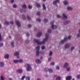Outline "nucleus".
Listing matches in <instances>:
<instances>
[{
	"mask_svg": "<svg viewBox=\"0 0 80 80\" xmlns=\"http://www.w3.org/2000/svg\"><path fill=\"white\" fill-rule=\"evenodd\" d=\"M37 22H41V19L40 18H38L36 19Z\"/></svg>",
	"mask_w": 80,
	"mask_h": 80,
	"instance_id": "nucleus-35",
	"label": "nucleus"
},
{
	"mask_svg": "<svg viewBox=\"0 0 80 80\" xmlns=\"http://www.w3.org/2000/svg\"><path fill=\"white\" fill-rule=\"evenodd\" d=\"M22 7L23 8H26L27 5L25 4H24L22 5Z\"/></svg>",
	"mask_w": 80,
	"mask_h": 80,
	"instance_id": "nucleus-30",
	"label": "nucleus"
},
{
	"mask_svg": "<svg viewBox=\"0 0 80 80\" xmlns=\"http://www.w3.org/2000/svg\"><path fill=\"white\" fill-rule=\"evenodd\" d=\"M24 67L26 68V70L28 71H31L32 70V68L31 66V65L28 63H26L24 65Z\"/></svg>",
	"mask_w": 80,
	"mask_h": 80,
	"instance_id": "nucleus-2",
	"label": "nucleus"
},
{
	"mask_svg": "<svg viewBox=\"0 0 80 80\" xmlns=\"http://www.w3.org/2000/svg\"><path fill=\"white\" fill-rule=\"evenodd\" d=\"M49 73H53V71L52 69H49Z\"/></svg>",
	"mask_w": 80,
	"mask_h": 80,
	"instance_id": "nucleus-22",
	"label": "nucleus"
},
{
	"mask_svg": "<svg viewBox=\"0 0 80 80\" xmlns=\"http://www.w3.org/2000/svg\"><path fill=\"white\" fill-rule=\"evenodd\" d=\"M27 18L28 20H31V18H30V17H29V16H28V15H27Z\"/></svg>",
	"mask_w": 80,
	"mask_h": 80,
	"instance_id": "nucleus-36",
	"label": "nucleus"
},
{
	"mask_svg": "<svg viewBox=\"0 0 80 80\" xmlns=\"http://www.w3.org/2000/svg\"><path fill=\"white\" fill-rule=\"evenodd\" d=\"M68 63L67 62H66L64 64V65L63 66V67L64 68H67V67H68Z\"/></svg>",
	"mask_w": 80,
	"mask_h": 80,
	"instance_id": "nucleus-13",
	"label": "nucleus"
},
{
	"mask_svg": "<svg viewBox=\"0 0 80 80\" xmlns=\"http://www.w3.org/2000/svg\"><path fill=\"white\" fill-rule=\"evenodd\" d=\"M52 30L56 29L57 28V26H55L54 25H52Z\"/></svg>",
	"mask_w": 80,
	"mask_h": 80,
	"instance_id": "nucleus-14",
	"label": "nucleus"
},
{
	"mask_svg": "<svg viewBox=\"0 0 80 80\" xmlns=\"http://www.w3.org/2000/svg\"><path fill=\"white\" fill-rule=\"evenodd\" d=\"M61 77H60L58 76L56 78V80H61Z\"/></svg>",
	"mask_w": 80,
	"mask_h": 80,
	"instance_id": "nucleus-29",
	"label": "nucleus"
},
{
	"mask_svg": "<svg viewBox=\"0 0 80 80\" xmlns=\"http://www.w3.org/2000/svg\"><path fill=\"white\" fill-rule=\"evenodd\" d=\"M13 8H16L17 7V5L16 4H14L13 5Z\"/></svg>",
	"mask_w": 80,
	"mask_h": 80,
	"instance_id": "nucleus-54",
	"label": "nucleus"
},
{
	"mask_svg": "<svg viewBox=\"0 0 80 80\" xmlns=\"http://www.w3.org/2000/svg\"><path fill=\"white\" fill-rule=\"evenodd\" d=\"M1 80H4V78L2 76H1Z\"/></svg>",
	"mask_w": 80,
	"mask_h": 80,
	"instance_id": "nucleus-48",
	"label": "nucleus"
},
{
	"mask_svg": "<svg viewBox=\"0 0 80 80\" xmlns=\"http://www.w3.org/2000/svg\"><path fill=\"white\" fill-rule=\"evenodd\" d=\"M13 62L15 63H18L19 62V60L17 59L14 60Z\"/></svg>",
	"mask_w": 80,
	"mask_h": 80,
	"instance_id": "nucleus-18",
	"label": "nucleus"
},
{
	"mask_svg": "<svg viewBox=\"0 0 80 80\" xmlns=\"http://www.w3.org/2000/svg\"><path fill=\"white\" fill-rule=\"evenodd\" d=\"M74 48H75V47H72L71 48V51H72L73 50H74Z\"/></svg>",
	"mask_w": 80,
	"mask_h": 80,
	"instance_id": "nucleus-52",
	"label": "nucleus"
},
{
	"mask_svg": "<svg viewBox=\"0 0 80 80\" xmlns=\"http://www.w3.org/2000/svg\"><path fill=\"white\" fill-rule=\"evenodd\" d=\"M9 55L8 54H7L5 55L4 58H6V59H8V58H9Z\"/></svg>",
	"mask_w": 80,
	"mask_h": 80,
	"instance_id": "nucleus-15",
	"label": "nucleus"
},
{
	"mask_svg": "<svg viewBox=\"0 0 80 80\" xmlns=\"http://www.w3.org/2000/svg\"><path fill=\"white\" fill-rule=\"evenodd\" d=\"M58 3V2L56 0V1H54L53 2V5H57V3Z\"/></svg>",
	"mask_w": 80,
	"mask_h": 80,
	"instance_id": "nucleus-26",
	"label": "nucleus"
},
{
	"mask_svg": "<svg viewBox=\"0 0 80 80\" xmlns=\"http://www.w3.org/2000/svg\"><path fill=\"white\" fill-rule=\"evenodd\" d=\"M36 62L37 63L40 64L41 63V60H40L38 59L36 60Z\"/></svg>",
	"mask_w": 80,
	"mask_h": 80,
	"instance_id": "nucleus-12",
	"label": "nucleus"
},
{
	"mask_svg": "<svg viewBox=\"0 0 80 80\" xmlns=\"http://www.w3.org/2000/svg\"><path fill=\"white\" fill-rule=\"evenodd\" d=\"M66 70L68 72H69L70 70V67H68L67 68Z\"/></svg>",
	"mask_w": 80,
	"mask_h": 80,
	"instance_id": "nucleus-38",
	"label": "nucleus"
},
{
	"mask_svg": "<svg viewBox=\"0 0 80 80\" xmlns=\"http://www.w3.org/2000/svg\"><path fill=\"white\" fill-rule=\"evenodd\" d=\"M67 40H68V38H64V39L62 40L64 42H67Z\"/></svg>",
	"mask_w": 80,
	"mask_h": 80,
	"instance_id": "nucleus-27",
	"label": "nucleus"
},
{
	"mask_svg": "<svg viewBox=\"0 0 80 80\" xmlns=\"http://www.w3.org/2000/svg\"><path fill=\"white\" fill-rule=\"evenodd\" d=\"M37 15L38 16H40V12H38L37 13Z\"/></svg>",
	"mask_w": 80,
	"mask_h": 80,
	"instance_id": "nucleus-40",
	"label": "nucleus"
},
{
	"mask_svg": "<svg viewBox=\"0 0 80 80\" xmlns=\"http://www.w3.org/2000/svg\"><path fill=\"white\" fill-rule=\"evenodd\" d=\"M48 33H51V32H52V30L48 29Z\"/></svg>",
	"mask_w": 80,
	"mask_h": 80,
	"instance_id": "nucleus-46",
	"label": "nucleus"
},
{
	"mask_svg": "<svg viewBox=\"0 0 80 80\" xmlns=\"http://www.w3.org/2000/svg\"><path fill=\"white\" fill-rule=\"evenodd\" d=\"M26 36L27 37H29V36H30V34L28 33H27L26 34Z\"/></svg>",
	"mask_w": 80,
	"mask_h": 80,
	"instance_id": "nucleus-56",
	"label": "nucleus"
},
{
	"mask_svg": "<svg viewBox=\"0 0 80 80\" xmlns=\"http://www.w3.org/2000/svg\"><path fill=\"white\" fill-rule=\"evenodd\" d=\"M69 23H70V21H65L63 22V23L64 24V25H67V24Z\"/></svg>",
	"mask_w": 80,
	"mask_h": 80,
	"instance_id": "nucleus-10",
	"label": "nucleus"
},
{
	"mask_svg": "<svg viewBox=\"0 0 80 80\" xmlns=\"http://www.w3.org/2000/svg\"><path fill=\"white\" fill-rule=\"evenodd\" d=\"M73 9V8H71L70 7H68L67 8V10H72Z\"/></svg>",
	"mask_w": 80,
	"mask_h": 80,
	"instance_id": "nucleus-24",
	"label": "nucleus"
},
{
	"mask_svg": "<svg viewBox=\"0 0 80 80\" xmlns=\"http://www.w3.org/2000/svg\"><path fill=\"white\" fill-rule=\"evenodd\" d=\"M54 23V22L53 21H52L51 22V25H53V23Z\"/></svg>",
	"mask_w": 80,
	"mask_h": 80,
	"instance_id": "nucleus-62",
	"label": "nucleus"
},
{
	"mask_svg": "<svg viewBox=\"0 0 80 80\" xmlns=\"http://www.w3.org/2000/svg\"><path fill=\"white\" fill-rule=\"evenodd\" d=\"M26 77V76H22V78L21 80H24V79H25V78Z\"/></svg>",
	"mask_w": 80,
	"mask_h": 80,
	"instance_id": "nucleus-41",
	"label": "nucleus"
},
{
	"mask_svg": "<svg viewBox=\"0 0 80 80\" xmlns=\"http://www.w3.org/2000/svg\"><path fill=\"white\" fill-rule=\"evenodd\" d=\"M36 55L37 56V57H38L40 54V52H39V50H40V46H38L36 48Z\"/></svg>",
	"mask_w": 80,
	"mask_h": 80,
	"instance_id": "nucleus-3",
	"label": "nucleus"
},
{
	"mask_svg": "<svg viewBox=\"0 0 80 80\" xmlns=\"http://www.w3.org/2000/svg\"><path fill=\"white\" fill-rule=\"evenodd\" d=\"M70 45L71 44L70 43H68L66 44L64 46L65 48L67 49L68 48L70 47Z\"/></svg>",
	"mask_w": 80,
	"mask_h": 80,
	"instance_id": "nucleus-4",
	"label": "nucleus"
},
{
	"mask_svg": "<svg viewBox=\"0 0 80 80\" xmlns=\"http://www.w3.org/2000/svg\"><path fill=\"white\" fill-rule=\"evenodd\" d=\"M41 35H42V32H38L37 34V37H40Z\"/></svg>",
	"mask_w": 80,
	"mask_h": 80,
	"instance_id": "nucleus-11",
	"label": "nucleus"
},
{
	"mask_svg": "<svg viewBox=\"0 0 80 80\" xmlns=\"http://www.w3.org/2000/svg\"><path fill=\"white\" fill-rule=\"evenodd\" d=\"M3 43H0V47H3Z\"/></svg>",
	"mask_w": 80,
	"mask_h": 80,
	"instance_id": "nucleus-47",
	"label": "nucleus"
},
{
	"mask_svg": "<svg viewBox=\"0 0 80 80\" xmlns=\"http://www.w3.org/2000/svg\"><path fill=\"white\" fill-rule=\"evenodd\" d=\"M50 65H55V62H51L50 64Z\"/></svg>",
	"mask_w": 80,
	"mask_h": 80,
	"instance_id": "nucleus-44",
	"label": "nucleus"
},
{
	"mask_svg": "<svg viewBox=\"0 0 80 80\" xmlns=\"http://www.w3.org/2000/svg\"><path fill=\"white\" fill-rule=\"evenodd\" d=\"M52 57H50L48 59V61H50L51 60H52Z\"/></svg>",
	"mask_w": 80,
	"mask_h": 80,
	"instance_id": "nucleus-55",
	"label": "nucleus"
},
{
	"mask_svg": "<svg viewBox=\"0 0 80 80\" xmlns=\"http://www.w3.org/2000/svg\"><path fill=\"white\" fill-rule=\"evenodd\" d=\"M10 2L11 3H13L14 2V0H11Z\"/></svg>",
	"mask_w": 80,
	"mask_h": 80,
	"instance_id": "nucleus-59",
	"label": "nucleus"
},
{
	"mask_svg": "<svg viewBox=\"0 0 80 80\" xmlns=\"http://www.w3.org/2000/svg\"><path fill=\"white\" fill-rule=\"evenodd\" d=\"M64 41L63 40H62L59 43L60 45H62L64 43Z\"/></svg>",
	"mask_w": 80,
	"mask_h": 80,
	"instance_id": "nucleus-23",
	"label": "nucleus"
},
{
	"mask_svg": "<svg viewBox=\"0 0 80 80\" xmlns=\"http://www.w3.org/2000/svg\"><path fill=\"white\" fill-rule=\"evenodd\" d=\"M78 33L77 34V37H80V29H79Z\"/></svg>",
	"mask_w": 80,
	"mask_h": 80,
	"instance_id": "nucleus-21",
	"label": "nucleus"
},
{
	"mask_svg": "<svg viewBox=\"0 0 80 80\" xmlns=\"http://www.w3.org/2000/svg\"><path fill=\"white\" fill-rule=\"evenodd\" d=\"M57 77V75H56L54 76V78H55V77Z\"/></svg>",
	"mask_w": 80,
	"mask_h": 80,
	"instance_id": "nucleus-64",
	"label": "nucleus"
},
{
	"mask_svg": "<svg viewBox=\"0 0 80 80\" xmlns=\"http://www.w3.org/2000/svg\"><path fill=\"white\" fill-rule=\"evenodd\" d=\"M68 18L67 16L65 14L63 13L62 14V18L63 20H66Z\"/></svg>",
	"mask_w": 80,
	"mask_h": 80,
	"instance_id": "nucleus-5",
	"label": "nucleus"
},
{
	"mask_svg": "<svg viewBox=\"0 0 80 80\" xmlns=\"http://www.w3.org/2000/svg\"><path fill=\"white\" fill-rule=\"evenodd\" d=\"M28 8L30 10H31L32 8V7L30 5L28 6Z\"/></svg>",
	"mask_w": 80,
	"mask_h": 80,
	"instance_id": "nucleus-39",
	"label": "nucleus"
},
{
	"mask_svg": "<svg viewBox=\"0 0 80 80\" xmlns=\"http://www.w3.org/2000/svg\"><path fill=\"white\" fill-rule=\"evenodd\" d=\"M41 48L42 50H44V49L45 48V46H42Z\"/></svg>",
	"mask_w": 80,
	"mask_h": 80,
	"instance_id": "nucleus-42",
	"label": "nucleus"
},
{
	"mask_svg": "<svg viewBox=\"0 0 80 80\" xmlns=\"http://www.w3.org/2000/svg\"><path fill=\"white\" fill-rule=\"evenodd\" d=\"M10 23L11 24H12V25H13V21H12V22L10 21Z\"/></svg>",
	"mask_w": 80,
	"mask_h": 80,
	"instance_id": "nucleus-63",
	"label": "nucleus"
},
{
	"mask_svg": "<svg viewBox=\"0 0 80 80\" xmlns=\"http://www.w3.org/2000/svg\"><path fill=\"white\" fill-rule=\"evenodd\" d=\"M76 77L78 79H80V75H77Z\"/></svg>",
	"mask_w": 80,
	"mask_h": 80,
	"instance_id": "nucleus-34",
	"label": "nucleus"
},
{
	"mask_svg": "<svg viewBox=\"0 0 80 80\" xmlns=\"http://www.w3.org/2000/svg\"><path fill=\"white\" fill-rule=\"evenodd\" d=\"M0 65L1 67H3L4 66V62H1Z\"/></svg>",
	"mask_w": 80,
	"mask_h": 80,
	"instance_id": "nucleus-17",
	"label": "nucleus"
},
{
	"mask_svg": "<svg viewBox=\"0 0 80 80\" xmlns=\"http://www.w3.org/2000/svg\"><path fill=\"white\" fill-rule=\"evenodd\" d=\"M22 17L23 18V19H25V16L24 15H22Z\"/></svg>",
	"mask_w": 80,
	"mask_h": 80,
	"instance_id": "nucleus-53",
	"label": "nucleus"
},
{
	"mask_svg": "<svg viewBox=\"0 0 80 80\" xmlns=\"http://www.w3.org/2000/svg\"><path fill=\"white\" fill-rule=\"evenodd\" d=\"M62 17L60 16V15H58L57 16V18H60Z\"/></svg>",
	"mask_w": 80,
	"mask_h": 80,
	"instance_id": "nucleus-49",
	"label": "nucleus"
},
{
	"mask_svg": "<svg viewBox=\"0 0 80 80\" xmlns=\"http://www.w3.org/2000/svg\"><path fill=\"white\" fill-rule=\"evenodd\" d=\"M16 23L17 25L18 26V27H21V23L19 22L18 21H16Z\"/></svg>",
	"mask_w": 80,
	"mask_h": 80,
	"instance_id": "nucleus-6",
	"label": "nucleus"
},
{
	"mask_svg": "<svg viewBox=\"0 0 80 80\" xmlns=\"http://www.w3.org/2000/svg\"><path fill=\"white\" fill-rule=\"evenodd\" d=\"M35 5H36V6L38 8H40V3H38V2H36L35 3Z\"/></svg>",
	"mask_w": 80,
	"mask_h": 80,
	"instance_id": "nucleus-9",
	"label": "nucleus"
},
{
	"mask_svg": "<svg viewBox=\"0 0 80 80\" xmlns=\"http://www.w3.org/2000/svg\"><path fill=\"white\" fill-rule=\"evenodd\" d=\"M68 38L69 40H70V39H71V36H68Z\"/></svg>",
	"mask_w": 80,
	"mask_h": 80,
	"instance_id": "nucleus-57",
	"label": "nucleus"
},
{
	"mask_svg": "<svg viewBox=\"0 0 80 80\" xmlns=\"http://www.w3.org/2000/svg\"><path fill=\"white\" fill-rule=\"evenodd\" d=\"M43 9L44 10H46L47 9V8L45 7V5L43 4L42 5Z\"/></svg>",
	"mask_w": 80,
	"mask_h": 80,
	"instance_id": "nucleus-19",
	"label": "nucleus"
},
{
	"mask_svg": "<svg viewBox=\"0 0 80 80\" xmlns=\"http://www.w3.org/2000/svg\"><path fill=\"white\" fill-rule=\"evenodd\" d=\"M44 21L45 23H47V22H48V19L47 18H45L44 20Z\"/></svg>",
	"mask_w": 80,
	"mask_h": 80,
	"instance_id": "nucleus-43",
	"label": "nucleus"
},
{
	"mask_svg": "<svg viewBox=\"0 0 80 80\" xmlns=\"http://www.w3.org/2000/svg\"><path fill=\"white\" fill-rule=\"evenodd\" d=\"M63 3L64 5H67L68 4V1H65L63 2Z\"/></svg>",
	"mask_w": 80,
	"mask_h": 80,
	"instance_id": "nucleus-25",
	"label": "nucleus"
},
{
	"mask_svg": "<svg viewBox=\"0 0 80 80\" xmlns=\"http://www.w3.org/2000/svg\"><path fill=\"white\" fill-rule=\"evenodd\" d=\"M25 43H29V41L28 40H26L25 41Z\"/></svg>",
	"mask_w": 80,
	"mask_h": 80,
	"instance_id": "nucleus-58",
	"label": "nucleus"
},
{
	"mask_svg": "<svg viewBox=\"0 0 80 80\" xmlns=\"http://www.w3.org/2000/svg\"><path fill=\"white\" fill-rule=\"evenodd\" d=\"M2 40V34L0 33V41Z\"/></svg>",
	"mask_w": 80,
	"mask_h": 80,
	"instance_id": "nucleus-32",
	"label": "nucleus"
},
{
	"mask_svg": "<svg viewBox=\"0 0 80 80\" xmlns=\"http://www.w3.org/2000/svg\"><path fill=\"white\" fill-rule=\"evenodd\" d=\"M52 54H53V52H52L50 51L49 52V56H52Z\"/></svg>",
	"mask_w": 80,
	"mask_h": 80,
	"instance_id": "nucleus-33",
	"label": "nucleus"
},
{
	"mask_svg": "<svg viewBox=\"0 0 80 80\" xmlns=\"http://www.w3.org/2000/svg\"><path fill=\"white\" fill-rule=\"evenodd\" d=\"M49 69L48 68H45L44 69V72H48V71H49Z\"/></svg>",
	"mask_w": 80,
	"mask_h": 80,
	"instance_id": "nucleus-28",
	"label": "nucleus"
},
{
	"mask_svg": "<svg viewBox=\"0 0 80 80\" xmlns=\"http://www.w3.org/2000/svg\"><path fill=\"white\" fill-rule=\"evenodd\" d=\"M56 69H58V70H59V69H60V68L58 66H56Z\"/></svg>",
	"mask_w": 80,
	"mask_h": 80,
	"instance_id": "nucleus-50",
	"label": "nucleus"
},
{
	"mask_svg": "<svg viewBox=\"0 0 80 80\" xmlns=\"http://www.w3.org/2000/svg\"><path fill=\"white\" fill-rule=\"evenodd\" d=\"M23 10L22 9H20V12H21V13H22V12H23Z\"/></svg>",
	"mask_w": 80,
	"mask_h": 80,
	"instance_id": "nucleus-61",
	"label": "nucleus"
},
{
	"mask_svg": "<svg viewBox=\"0 0 80 80\" xmlns=\"http://www.w3.org/2000/svg\"><path fill=\"white\" fill-rule=\"evenodd\" d=\"M72 79V76H69L66 77V80H71Z\"/></svg>",
	"mask_w": 80,
	"mask_h": 80,
	"instance_id": "nucleus-7",
	"label": "nucleus"
},
{
	"mask_svg": "<svg viewBox=\"0 0 80 80\" xmlns=\"http://www.w3.org/2000/svg\"><path fill=\"white\" fill-rule=\"evenodd\" d=\"M19 62L20 63H22V62H23V59H19Z\"/></svg>",
	"mask_w": 80,
	"mask_h": 80,
	"instance_id": "nucleus-45",
	"label": "nucleus"
},
{
	"mask_svg": "<svg viewBox=\"0 0 80 80\" xmlns=\"http://www.w3.org/2000/svg\"><path fill=\"white\" fill-rule=\"evenodd\" d=\"M40 53H41V54H42V55H44V53H45L43 51H41L40 52Z\"/></svg>",
	"mask_w": 80,
	"mask_h": 80,
	"instance_id": "nucleus-51",
	"label": "nucleus"
},
{
	"mask_svg": "<svg viewBox=\"0 0 80 80\" xmlns=\"http://www.w3.org/2000/svg\"><path fill=\"white\" fill-rule=\"evenodd\" d=\"M30 77H27L26 78V80H30Z\"/></svg>",
	"mask_w": 80,
	"mask_h": 80,
	"instance_id": "nucleus-37",
	"label": "nucleus"
},
{
	"mask_svg": "<svg viewBox=\"0 0 80 80\" xmlns=\"http://www.w3.org/2000/svg\"><path fill=\"white\" fill-rule=\"evenodd\" d=\"M17 72H18L19 73L21 74L22 73L23 71H22V70L20 69H19L18 70H17Z\"/></svg>",
	"mask_w": 80,
	"mask_h": 80,
	"instance_id": "nucleus-16",
	"label": "nucleus"
},
{
	"mask_svg": "<svg viewBox=\"0 0 80 80\" xmlns=\"http://www.w3.org/2000/svg\"><path fill=\"white\" fill-rule=\"evenodd\" d=\"M28 28H31V27H32V25L30 24H29L28 25Z\"/></svg>",
	"mask_w": 80,
	"mask_h": 80,
	"instance_id": "nucleus-60",
	"label": "nucleus"
},
{
	"mask_svg": "<svg viewBox=\"0 0 80 80\" xmlns=\"http://www.w3.org/2000/svg\"><path fill=\"white\" fill-rule=\"evenodd\" d=\"M14 54L15 56H18L20 55V52H16Z\"/></svg>",
	"mask_w": 80,
	"mask_h": 80,
	"instance_id": "nucleus-8",
	"label": "nucleus"
},
{
	"mask_svg": "<svg viewBox=\"0 0 80 80\" xmlns=\"http://www.w3.org/2000/svg\"><path fill=\"white\" fill-rule=\"evenodd\" d=\"M45 36L46 38H45L43 39V41L42 42H40V39H34V41L37 43L38 45H42L43 44H45V42H47V40H48V37H49V34L48 33H46Z\"/></svg>",
	"mask_w": 80,
	"mask_h": 80,
	"instance_id": "nucleus-1",
	"label": "nucleus"
},
{
	"mask_svg": "<svg viewBox=\"0 0 80 80\" xmlns=\"http://www.w3.org/2000/svg\"><path fill=\"white\" fill-rule=\"evenodd\" d=\"M11 44L12 47H14V42H11Z\"/></svg>",
	"mask_w": 80,
	"mask_h": 80,
	"instance_id": "nucleus-31",
	"label": "nucleus"
},
{
	"mask_svg": "<svg viewBox=\"0 0 80 80\" xmlns=\"http://www.w3.org/2000/svg\"><path fill=\"white\" fill-rule=\"evenodd\" d=\"M4 24L5 25H9V22L8 21H5Z\"/></svg>",
	"mask_w": 80,
	"mask_h": 80,
	"instance_id": "nucleus-20",
	"label": "nucleus"
}]
</instances>
